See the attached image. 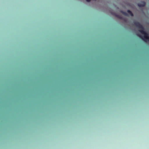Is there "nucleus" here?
Listing matches in <instances>:
<instances>
[{
	"instance_id": "nucleus-1",
	"label": "nucleus",
	"mask_w": 149,
	"mask_h": 149,
	"mask_svg": "<svg viewBox=\"0 0 149 149\" xmlns=\"http://www.w3.org/2000/svg\"><path fill=\"white\" fill-rule=\"evenodd\" d=\"M134 24L139 29V31L142 34H144L143 37L141 35L139 34H137V36L141 38L144 41L147 42L148 41L149 42L148 34L144 31L143 26L138 22L135 21L134 22Z\"/></svg>"
},
{
	"instance_id": "nucleus-6",
	"label": "nucleus",
	"mask_w": 149,
	"mask_h": 149,
	"mask_svg": "<svg viewBox=\"0 0 149 149\" xmlns=\"http://www.w3.org/2000/svg\"><path fill=\"white\" fill-rule=\"evenodd\" d=\"M120 12L125 16H128V15L127 13L125 12H124L123 11H121Z\"/></svg>"
},
{
	"instance_id": "nucleus-7",
	"label": "nucleus",
	"mask_w": 149,
	"mask_h": 149,
	"mask_svg": "<svg viewBox=\"0 0 149 149\" xmlns=\"http://www.w3.org/2000/svg\"><path fill=\"white\" fill-rule=\"evenodd\" d=\"M87 2H90L91 1V0H86Z\"/></svg>"
},
{
	"instance_id": "nucleus-3",
	"label": "nucleus",
	"mask_w": 149,
	"mask_h": 149,
	"mask_svg": "<svg viewBox=\"0 0 149 149\" xmlns=\"http://www.w3.org/2000/svg\"><path fill=\"white\" fill-rule=\"evenodd\" d=\"M111 14L115 16L116 17L120 19H122V17L121 15H120L118 14H117L116 13H113L112 12L111 13Z\"/></svg>"
},
{
	"instance_id": "nucleus-4",
	"label": "nucleus",
	"mask_w": 149,
	"mask_h": 149,
	"mask_svg": "<svg viewBox=\"0 0 149 149\" xmlns=\"http://www.w3.org/2000/svg\"><path fill=\"white\" fill-rule=\"evenodd\" d=\"M127 13L132 16H133V14L132 12L130 10H128L127 11Z\"/></svg>"
},
{
	"instance_id": "nucleus-2",
	"label": "nucleus",
	"mask_w": 149,
	"mask_h": 149,
	"mask_svg": "<svg viewBox=\"0 0 149 149\" xmlns=\"http://www.w3.org/2000/svg\"><path fill=\"white\" fill-rule=\"evenodd\" d=\"M146 2L144 1H141L138 4V6L139 7H143L146 5Z\"/></svg>"
},
{
	"instance_id": "nucleus-5",
	"label": "nucleus",
	"mask_w": 149,
	"mask_h": 149,
	"mask_svg": "<svg viewBox=\"0 0 149 149\" xmlns=\"http://www.w3.org/2000/svg\"><path fill=\"white\" fill-rule=\"evenodd\" d=\"M120 12L125 16H128V15L127 13L125 12H124L123 11H121Z\"/></svg>"
}]
</instances>
